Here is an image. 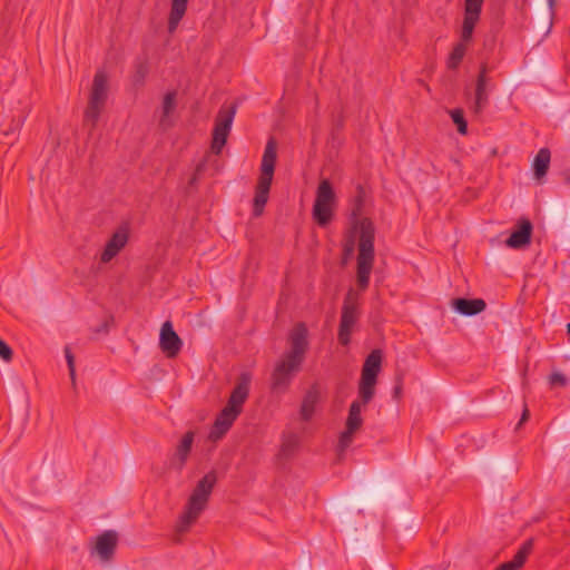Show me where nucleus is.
Segmentation results:
<instances>
[{"instance_id":"obj_30","label":"nucleus","mask_w":570,"mask_h":570,"mask_svg":"<svg viewBox=\"0 0 570 570\" xmlns=\"http://www.w3.org/2000/svg\"><path fill=\"white\" fill-rule=\"evenodd\" d=\"M137 72L139 73L140 78L144 79L147 73V67L145 65H140Z\"/></svg>"},{"instance_id":"obj_29","label":"nucleus","mask_w":570,"mask_h":570,"mask_svg":"<svg viewBox=\"0 0 570 570\" xmlns=\"http://www.w3.org/2000/svg\"><path fill=\"white\" fill-rule=\"evenodd\" d=\"M529 415H530V412L527 407H524L523 412H522V415H521V419H520V422H519V426L522 425L525 421H528L529 419Z\"/></svg>"},{"instance_id":"obj_24","label":"nucleus","mask_w":570,"mask_h":570,"mask_svg":"<svg viewBox=\"0 0 570 570\" xmlns=\"http://www.w3.org/2000/svg\"><path fill=\"white\" fill-rule=\"evenodd\" d=\"M176 107V92L169 91L165 95L163 100V118L168 117ZM164 121V119H161Z\"/></svg>"},{"instance_id":"obj_7","label":"nucleus","mask_w":570,"mask_h":570,"mask_svg":"<svg viewBox=\"0 0 570 570\" xmlns=\"http://www.w3.org/2000/svg\"><path fill=\"white\" fill-rule=\"evenodd\" d=\"M483 1L484 0H465L464 2L461 41L453 47L446 60V67L450 70L458 69L465 56L468 42L472 39L473 30L480 20Z\"/></svg>"},{"instance_id":"obj_17","label":"nucleus","mask_w":570,"mask_h":570,"mask_svg":"<svg viewBox=\"0 0 570 570\" xmlns=\"http://www.w3.org/2000/svg\"><path fill=\"white\" fill-rule=\"evenodd\" d=\"M533 546L534 541L532 538L525 540L511 561L500 564L494 570H520L525 563L528 557L531 554Z\"/></svg>"},{"instance_id":"obj_15","label":"nucleus","mask_w":570,"mask_h":570,"mask_svg":"<svg viewBox=\"0 0 570 570\" xmlns=\"http://www.w3.org/2000/svg\"><path fill=\"white\" fill-rule=\"evenodd\" d=\"M518 228L513 230L505 244L510 248H521L530 244L532 235V224L529 219L523 218L518 223Z\"/></svg>"},{"instance_id":"obj_31","label":"nucleus","mask_w":570,"mask_h":570,"mask_svg":"<svg viewBox=\"0 0 570 570\" xmlns=\"http://www.w3.org/2000/svg\"><path fill=\"white\" fill-rule=\"evenodd\" d=\"M401 393H402V384H401V383H399V384L394 387V395H395V397H400Z\"/></svg>"},{"instance_id":"obj_14","label":"nucleus","mask_w":570,"mask_h":570,"mask_svg":"<svg viewBox=\"0 0 570 570\" xmlns=\"http://www.w3.org/2000/svg\"><path fill=\"white\" fill-rule=\"evenodd\" d=\"M159 346L163 353L169 358L176 357L181 350L183 342L174 331L169 321L165 322L161 326Z\"/></svg>"},{"instance_id":"obj_28","label":"nucleus","mask_w":570,"mask_h":570,"mask_svg":"<svg viewBox=\"0 0 570 570\" xmlns=\"http://www.w3.org/2000/svg\"><path fill=\"white\" fill-rule=\"evenodd\" d=\"M566 382L567 380L564 375L561 373H553L549 377V383L551 384V386H563L566 385Z\"/></svg>"},{"instance_id":"obj_2","label":"nucleus","mask_w":570,"mask_h":570,"mask_svg":"<svg viewBox=\"0 0 570 570\" xmlns=\"http://www.w3.org/2000/svg\"><path fill=\"white\" fill-rule=\"evenodd\" d=\"M288 344L289 351L282 356L272 374L274 391H285L305 360L308 350V330L304 323H297L291 330Z\"/></svg>"},{"instance_id":"obj_25","label":"nucleus","mask_w":570,"mask_h":570,"mask_svg":"<svg viewBox=\"0 0 570 570\" xmlns=\"http://www.w3.org/2000/svg\"><path fill=\"white\" fill-rule=\"evenodd\" d=\"M355 433L356 431L350 430L345 426V430L341 433L338 440V450L341 452H344L352 444Z\"/></svg>"},{"instance_id":"obj_27","label":"nucleus","mask_w":570,"mask_h":570,"mask_svg":"<svg viewBox=\"0 0 570 570\" xmlns=\"http://www.w3.org/2000/svg\"><path fill=\"white\" fill-rule=\"evenodd\" d=\"M12 355L13 353L11 347L0 338V357L6 362H10L12 360Z\"/></svg>"},{"instance_id":"obj_35","label":"nucleus","mask_w":570,"mask_h":570,"mask_svg":"<svg viewBox=\"0 0 570 570\" xmlns=\"http://www.w3.org/2000/svg\"><path fill=\"white\" fill-rule=\"evenodd\" d=\"M567 183L570 185V177L567 179Z\"/></svg>"},{"instance_id":"obj_11","label":"nucleus","mask_w":570,"mask_h":570,"mask_svg":"<svg viewBox=\"0 0 570 570\" xmlns=\"http://www.w3.org/2000/svg\"><path fill=\"white\" fill-rule=\"evenodd\" d=\"M235 114L234 106H223L215 118L210 145V150L215 155H219L227 142Z\"/></svg>"},{"instance_id":"obj_22","label":"nucleus","mask_w":570,"mask_h":570,"mask_svg":"<svg viewBox=\"0 0 570 570\" xmlns=\"http://www.w3.org/2000/svg\"><path fill=\"white\" fill-rule=\"evenodd\" d=\"M551 160V153L548 148H541L533 159L534 177L541 180L548 173Z\"/></svg>"},{"instance_id":"obj_33","label":"nucleus","mask_w":570,"mask_h":570,"mask_svg":"<svg viewBox=\"0 0 570 570\" xmlns=\"http://www.w3.org/2000/svg\"><path fill=\"white\" fill-rule=\"evenodd\" d=\"M203 170V165H198L196 168V174H199Z\"/></svg>"},{"instance_id":"obj_9","label":"nucleus","mask_w":570,"mask_h":570,"mask_svg":"<svg viewBox=\"0 0 570 570\" xmlns=\"http://www.w3.org/2000/svg\"><path fill=\"white\" fill-rule=\"evenodd\" d=\"M336 207V195L328 179H322L317 186L313 205V219L321 226H327L333 219Z\"/></svg>"},{"instance_id":"obj_26","label":"nucleus","mask_w":570,"mask_h":570,"mask_svg":"<svg viewBox=\"0 0 570 570\" xmlns=\"http://www.w3.org/2000/svg\"><path fill=\"white\" fill-rule=\"evenodd\" d=\"M65 354H66V360L68 363L71 381L75 383V380H76L75 357L69 347L65 348Z\"/></svg>"},{"instance_id":"obj_6","label":"nucleus","mask_w":570,"mask_h":570,"mask_svg":"<svg viewBox=\"0 0 570 570\" xmlns=\"http://www.w3.org/2000/svg\"><path fill=\"white\" fill-rule=\"evenodd\" d=\"M276 159L277 144L273 138H271L265 146L261 164V175L255 188V196L253 200V214L255 217H258L263 214L264 207L268 200Z\"/></svg>"},{"instance_id":"obj_18","label":"nucleus","mask_w":570,"mask_h":570,"mask_svg":"<svg viewBox=\"0 0 570 570\" xmlns=\"http://www.w3.org/2000/svg\"><path fill=\"white\" fill-rule=\"evenodd\" d=\"M194 438L195 432L188 431L183 435L179 444L177 445L176 452L173 458V463L176 464L178 469H183V466L187 462L194 443Z\"/></svg>"},{"instance_id":"obj_16","label":"nucleus","mask_w":570,"mask_h":570,"mask_svg":"<svg viewBox=\"0 0 570 570\" xmlns=\"http://www.w3.org/2000/svg\"><path fill=\"white\" fill-rule=\"evenodd\" d=\"M116 546L117 534L109 530L97 537L95 550L101 560L108 561L114 556Z\"/></svg>"},{"instance_id":"obj_8","label":"nucleus","mask_w":570,"mask_h":570,"mask_svg":"<svg viewBox=\"0 0 570 570\" xmlns=\"http://www.w3.org/2000/svg\"><path fill=\"white\" fill-rule=\"evenodd\" d=\"M108 76L105 70H98L94 76L88 104L83 112V121L85 124L90 125L91 130L96 128L99 117L105 108L108 98Z\"/></svg>"},{"instance_id":"obj_4","label":"nucleus","mask_w":570,"mask_h":570,"mask_svg":"<svg viewBox=\"0 0 570 570\" xmlns=\"http://www.w3.org/2000/svg\"><path fill=\"white\" fill-rule=\"evenodd\" d=\"M252 376L249 373H242L233 389L227 404L217 414L209 431L208 439L212 442L220 441L230 430L237 417L243 412V406L249 395Z\"/></svg>"},{"instance_id":"obj_3","label":"nucleus","mask_w":570,"mask_h":570,"mask_svg":"<svg viewBox=\"0 0 570 570\" xmlns=\"http://www.w3.org/2000/svg\"><path fill=\"white\" fill-rule=\"evenodd\" d=\"M382 353L380 350L372 351L365 358L362 367L361 380L358 384V395L361 401H354L350 405L345 426L350 430L358 431L363 424L362 406L366 405L375 394L377 375L381 371Z\"/></svg>"},{"instance_id":"obj_10","label":"nucleus","mask_w":570,"mask_h":570,"mask_svg":"<svg viewBox=\"0 0 570 570\" xmlns=\"http://www.w3.org/2000/svg\"><path fill=\"white\" fill-rule=\"evenodd\" d=\"M361 316L360 303L357 295L350 291L343 302L341 320L338 326L337 338L340 344L346 346L351 342L352 333L354 332Z\"/></svg>"},{"instance_id":"obj_20","label":"nucleus","mask_w":570,"mask_h":570,"mask_svg":"<svg viewBox=\"0 0 570 570\" xmlns=\"http://www.w3.org/2000/svg\"><path fill=\"white\" fill-rule=\"evenodd\" d=\"M188 0H171L168 16V31L173 33L187 11Z\"/></svg>"},{"instance_id":"obj_34","label":"nucleus","mask_w":570,"mask_h":570,"mask_svg":"<svg viewBox=\"0 0 570 570\" xmlns=\"http://www.w3.org/2000/svg\"><path fill=\"white\" fill-rule=\"evenodd\" d=\"M568 334L570 335V323L567 325Z\"/></svg>"},{"instance_id":"obj_21","label":"nucleus","mask_w":570,"mask_h":570,"mask_svg":"<svg viewBox=\"0 0 570 570\" xmlns=\"http://www.w3.org/2000/svg\"><path fill=\"white\" fill-rule=\"evenodd\" d=\"M318 399H320V393L316 387H312L306 392V394L302 401L301 411H299L302 420L309 421L312 419V416L314 415Z\"/></svg>"},{"instance_id":"obj_19","label":"nucleus","mask_w":570,"mask_h":570,"mask_svg":"<svg viewBox=\"0 0 570 570\" xmlns=\"http://www.w3.org/2000/svg\"><path fill=\"white\" fill-rule=\"evenodd\" d=\"M453 305L459 313L469 316L479 314L487 307V304L482 298H456L454 299Z\"/></svg>"},{"instance_id":"obj_1","label":"nucleus","mask_w":570,"mask_h":570,"mask_svg":"<svg viewBox=\"0 0 570 570\" xmlns=\"http://www.w3.org/2000/svg\"><path fill=\"white\" fill-rule=\"evenodd\" d=\"M365 203V190L357 186L356 195L353 199L352 222L345 233L343 242V255L348 258L357 247L356 256V283L361 291H365L370 285V277L375 261V227L367 217H361Z\"/></svg>"},{"instance_id":"obj_12","label":"nucleus","mask_w":570,"mask_h":570,"mask_svg":"<svg viewBox=\"0 0 570 570\" xmlns=\"http://www.w3.org/2000/svg\"><path fill=\"white\" fill-rule=\"evenodd\" d=\"M490 67L487 63H481L476 77L474 106L475 114H481L489 104V91L493 87L491 78L489 77Z\"/></svg>"},{"instance_id":"obj_5","label":"nucleus","mask_w":570,"mask_h":570,"mask_svg":"<svg viewBox=\"0 0 570 570\" xmlns=\"http://www.w3.org/2000/svg\"><path fill=\"white\" fill-rule=\"evenodd\" d=\"M217 482L214 471L205 474L193 490L183 513L180 514L176 530L178 533L187 532L190 527L198 520L202 512L206 509L209 497Z\"/></svg>"},{"instance_id":"obj_32","label":"nucleus","mask_w":570,"mask_h":570,"mask_svg":"<svg viewBox=\"0 0 570 570\" xmlns=\"http://www.w3.org/2000/svg\"><path fill=\"white\" fill-rule=\"evenodd\" d=\"M556 1H557V0H548L549 8H550V10H551L552 12L554 11Z\"/></svg>"},{"instance_id":"obj_23","label":"nucleus","mask_w":570,"mask_h":570,"mask_svg":"<svg viewBox=\"0 0 570 570\" xmlns=\"http://www.w3.org/2000/svg\"><path fill=\"white\" fill-rule=\"evenodd\" d=\"M450 116L453 122L456 125L458 131L461 135H465L468 132V124L466 120L464 119L463 110L460 108L453 109L450 111Z\"/></svg>"},{"instance_id":"obj_13","label":"nucleus","mask_w":570,"mask_h":570,"mask_svg":"<svg viewBox=\"0 0 570 570\" xmlns=\"http://www.w3.org/2000/svg\"><path fill=\"white\" fill-rule=\"evenodd\" d=\"M129 240V229L126 226L119 227L112 233L100 253V263H110L126 247Z\"/></svg>"}]
</instances>
